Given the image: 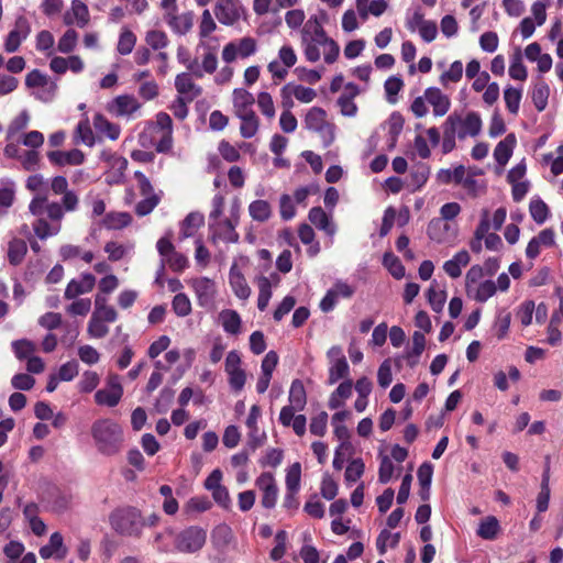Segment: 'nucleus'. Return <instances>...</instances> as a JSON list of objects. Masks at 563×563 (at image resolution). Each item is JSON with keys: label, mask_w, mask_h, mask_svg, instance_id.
I'll use <instances>...</instances> for the list:
<instances>
[{"label": "nucleus", "mask_w": 563, "mask_h": 563, "mask_svg": "<svg viewBox=\"0 0 563 563\" xmlns=\"http://www.w3.org/2000/svg\"><path fill=\"white\" fill-rule=\"evenodd\" d=\"M205 222V218L200 212H190L183 221V234L185 238L191 236L194 231L201 227Z\"/></svg>", "instance_id": "obj_42"}, {"label": "nucleus", "mask_w": 563, "mask_h": 563, "mask_svg": "<svg viewBox=\"0 0 563 563\" xmlns=\"http://www.w3.org/2000/svg\"><path fill=\"white\" fill-rule=\"evenodd\" d=\"M509 76L516 80L527 79V69L522 64L520 52H517L512 57L511 65L509 67Z\"/></svg>", "instance_id": "obj_48"}, {"label": "nucleus", "mask_w": 563, "mask_h": 563, "mask_svg": "<svg viewBox=\"0 0 563 563\" xmlns=\"http://www.w3.org/2000/svg\"><path fill=\"white\" fill-rule=\"evenodd\" d=\"M112 107L117 115H130L140 108V103L134 96L122 95L114 98Z\"/></svg>", "instance_id": "obj_20"}, {"label": "nucleus", "mask_w": 563, "mask_h": 563, "mask_svg": "<svg viewBox=\"0 0 563 563\" xmlns=\"http://www.w3.org/2000/svg\"><path fill=\"white\" fill-rule=\"evenodd\" d=\"M47 192L37 194L33 197L29 205V210L33 216L40 217L44 213L47 205Z\"/></svg>", "instance_id": "obj_62"}, {"label": "nucleus", "mask_w": 563, "mask_h": 563, "mask_svg": "<svg viewBox=\"0 0 563 563\" xmlns=\"http://www.w3.org/2000/svg\"><path fill=\"white\" fill-rule=\"evenodd\" d=\"M111 528L120 536L140 538L145 520L140 509L133 506L119 507L109 515Z\"/></svg>", "instance_id": "obj_2"}, {"label": "nucleus", "mask_w": 563, "mask_h": 563, "mask_svg": "<svg viewBox=\"0 0 563 563\" xmlns=\"http://www.w3.org/2000/svg\"><path fill=\"white\" fill-rule=\"evenodd\" d=\"M328 423V413L321 411L318 416L313 417L310 422V432L314 435L322 437L325 433Z\"/></svg>", "instance_id": "obj_63"}, {"label": "nucleus", "mask_w": 563, "mask_h": 563, "mask_svg": "<svg viewBox=\"0 0 563 563\" xmlns=\"http://www.w3.org/2000/svg\"><path fill=\"white\" fill-rule=\"evenodd\" d=\"M257 286H258V298H257V308L261 311H264L272 297V285L267 277L260 276L257 278Z\"/></svg>", "instance_id": "obj_34"}, {"label": "nucleus", "mask_w": 563, "mask_h": 563, "mask_svg": "<svg viewBox=\"0 0 563 563\" xmlns=\"http://www.w3.org/2000/svg\"><path fill=\"white\" fill-rule=\"evenodd\" d=\"M249 213L254 221L266 222L272 217V207L266 200H254L249 206Z\"/></svg>", "instance_id": "obj_23"}, {"label": "nucleus", "mask_w": 563, "mask_h": 563, "mask_svg": "<svg viewBox=\"0 0 563 563\" xmlns=\"http://www.w3.org/2000/svg\"><path fill=\"white\" fill-rule=\"evenodd\" d=\"M27 252V246L25 241L22 239H13L9 242L8 249V261L11 265L18 266L24 260V256Z\"/></svg>", "instance_id": "obj_24"}, {"label": "nucleus", "mask_w": 563, "mask_h": 563, "mask_svg": "<svg viewBox=\"0 0 563 563\" xmlns=\"http://www.w3.org/2000/svg\"><path fill=\"white\" fill-rule=\"evenodd\" d=\"M511 322V313L506 309H500L497 319L495 322V327L497 328V338L498 340H503L506 338L509 327Z\"/></svg>", "instance_id": "obj_44"}, {"label": "nucleus", "mask_w": 563, "mask_h": 563, "mask_svg": "<svg viewBox=\"0 0 563 563\" xmlns=\"http://www.w3.org/2000/svg\"><path fill=\"white\" fill-rule=\"evenodd\" d=\"M424 334L422 332L415 331L412 334V349L410 351H407L404 356L407 360L408 366L412 368L419 363V357L424 351Z\"/></svg>", "instance_id": "obj_19"}, {"label": "nucleus", "mask_w": 563, "mask_h": 563, "mask_svg": "<svg viewBox=\"0 0 563 563\" xmlns=\"http://www.w3.org/2000/svg\"><path fill=\"white\" fill-rule=\"evenodd\" d=\"M214 15L220 23L233 25L240 19V10L236 0H218L214 7Z\"/></svg>", "instance_id": "obj_7"}, {"label": "nucleus", "mask_w": 563, "mask_h": 563, "mask_svg": "<svg viewBox=\"0 0 563 563\" xmlns=\"http://www.w3.org/2000/svg\"><path fill=\"white\" fill-rule=\"evenodd\" d=\"M239 224L238 220L234 219H225L223 220L220 225L223 227L224 231L220 235L222 240H224L228 243H238L240 235L235 231V227Z\"/></svg>", "instance_id": "obj_49"}, {"label": "nucleus", "mask_w": 563, "mask_h": 563, "mask_svg": "<svg viewBox=\"0 0 563 563\" xmlns=\"http://www.w3.org/2000/svg\"><path fill=\"white\" fill-rule=\"evenodd\" d=\"M257 106L264 115L268 118H273L275 115L273 98L268 92L263 91L258 93Z\"/></svg>", "instance_id": "obj_61"}, {"label": "nucleus", "mask_w": 563, "mask_h": 563, "mask_svg": "<svg viewBox=\"0 0 563 563\" xmlns=\"http://www.w3.org/2000/svg\"><path fill=\"white\" fill-rule=\"evenodd\" d=\"M482 119L477 112L471 111L464 119L461 118V123L456 128V134L460 140H464L466 136L475 137L482 131Z\"/></svg>", "instance_id": "obj_10"}, {"label": "nucleus", "mask_w": 563, "mask_h": 563, "mask_svg": "<svg viewBox=\"0 0 563 563\" xmlns=\"http://www.w3.org/2000/svg\"><path fill=\"white\" fill-rule=\"evenodd\" d=\"M166 21L175 33L185 35L191 30L194 25V13L186 12L184 14L177 15L173 12H168L166 14Z\"/></svg>", "instance_id": "obj_15"}, {"label": "nucleus", "mask_w": 563, "mask_h": 563, "mask_svg": "<svg viewBox=\"0 0 563 563\" xmlns=\"http://www.w3.org/2000/svg\"><path fill=\"white\" fill-rule=\"evenodd\" d=\"M31 32V26L27 19L20 15L15 20V25L12 31L9 32L5 42L4 49L8 53H14L19 49L21 42L25 40Z\"/></svg>", "instance_id": "obj_4"}, {"label": "nucleus", "mask_w": 563, "mask_h": 563, "mask_svg": "<svg viewBox=\"0 0 563 563\" xmlns=\"http://www.w3.org/2000/svg\"><path fill=\"white\" fill-rule=\"evenodd\" d=\"M301 465L299 462L289 466L286 474L287 490L298 492L300 488Z\"/></svg>", "instance_id": "obj_39"}, {"label": "nucleus", "mask_w": 563, "mask_h": 563, "mask_svg": "<svg viewBox=\"0 0 563 563\" xmlns=\"http://www.w3.org/2000/svg\"><path fill=\"white\" fill-rule=\"evenodd\" d=\"M289 402L298 410H302L307 404L306 389L300 379H295L289 389Z\"/></svg>", "instance_id": "obj_27"}, {"label": "nucleus", "mask_w": 563, "mask_h": 563, "mask_svg": "<svg viewBox=\"0 0 563 563\" xmlns=\"http://www.w3.org/2000/svg\"><path fill=\"white\" fill-rule=\"evenodd\" d=\"M549 95V86L543 80H540L534 85L532 90V102L538 111H543L547 108Z\"/></svg>", "instance_id": "obj_33"}, {"label": "nucleus", "mask_w": 563, "mask_h": 563, "mask_svg": "<svg viewBox=\"0 0 563 563\" xmlns=\"http://www.w3.org/2000/svg\"><path fill=\"white\" fill-rule=\"evenodd\" d=\"M222 327L227 333L238 334L241 331V317L232 309H224L219 314Z\"/></svg>", "instance_id": "obj_22"}, {"label": "nucleus", "mask_w": 563, "mask_h": 563, "mask_svg": "<svg viewBox=\"0 0 563 563\" xmlns=\"http://www.w3.org/2000/svg\"><path fill=\"white\" fill-rule=\"evenodd\" d=\"M424 98L432 106L435 117H443L451 107L450 98L437 87L427 88Z\"/></svg>", "instance_id": "obj_9"}, {"label": "nucleus", "mask_w": 563, "mask_h": 563, "mask_svg": "<svg viewBox=\"0 0 563 563\" xmlns=\"http://www.w3.org/2000/svg\"><path fill=\"white\" fill-rule=\"evenodd\" d=\"M132 221V217L128 212H110L103 219V224L108 229H121L128 227Z\"/></svg>", "instance_id": "obj_35"}, {"label": "nucleus", "mask_w": 563, "mask_h": 563, "mask_svg": "<svg viewBox=\"0 0 563 563\" xmlns=\"http://www.w3.org/2000/svg\"><path fill=\"white\" fill-rule=\"evenodd\" d=\"M123 394L122 388H117V390H111L108 388L99 389L95 394V400L98 405H106L108 407H114L119 404Z\"/></svg>", "instance_id": "obj_32"}, {"label": "nucleus", "mask_w": 563, "mask_h": 563, "mask_svg": "<svg viewBox=\"0 0 563 563\" xmlns=\"http://www.w3.org/2000/svg\"><path fill=\"white\" fill-rule=\"evenodd\" d=\"M95 284L96 278L92 274H82L80 280L71 279L68 283L65 289V298L74 299L81 294L89 292L95 287Z\"/></svg>", "instance_id": "obj_12"}, {"label": "nucleus", "mask_w": 563, "mask_h": 563, "mask_svg": "<svg viewBox=\"0 0 563 563\" xmlns=\"http://www.w3.org/2000/svg\"><path fill=\"white\" fill-rule=\"evenodd\" d=\"M174 312L179 317H186L191 312V303L185 294H177L172 302Z\"/></svg>", "instance_id": "obj_50"}, {"label": "nucleus", "mask_w": 563, "mask_h": 563, "mask_svg": "<svg viewBox=\"0 0 563 563\" xmlns=\"http://www.w3.org/2000/svg\"><path fill=\"white\" fill-rule=\"evenodd\" d=\"M175 88L179 95H185L189 102L202 93V88L192 81L188 73H181L176 76Z\"/></svg>", "instance_id": "obj_13"}, {"label": "nucleus", "mask_w": 563, "mask_h": 563, "mask_svg": "<svg viewBox=\"0 0 563 563\" xmlns=\"http://www.w3.org/2000/svg\"><path fill=\"white\" fill-rule=\"evenodd\" d=\"M529 211H530V214L532 217V219L538 223V224H542L545 222V220L548 219L549 217V207L547 206V203L541 200L540 198L538 199H532L530 201V205H529Z\"/></svg>", "instance_id": "obj_36"}, {"label": "nucleus", "mask_w": 563, "mask_h": 563, "mask_svg": "<svg viewBox=\"0 0 563 563\" xmlns=\"http://www.w3.org/2000/svg\"><path fill=\"white\" fill-rule=\"evenodd\" d=\"M77 38L78 34L75 30H67L58 41V51L64 54L70 53L76 46Z\"/></svg>", "instance_id": "obj_47"}, {"label": "nucleus", "mask_w": 563, "mask_h": 563, "mask_svg": "<svg viewBox=\"0 0 563 563\" xmlns=\"http://www.w3.org/2000/svg\"><path fill=\"white\" fill-rule=\"evenodd\" d=\"M481 48L485 52L493 53L498 47V35L496 32L487 31L479 37Z\"/></svg>", "instance_id": "obj_64"}, {"label": "nucleus", "mask_w": 563, "mask_h": 563, "mask_svg": "<svg viewBox=\"0 0 563 563\" xmlns=\"http://www.w3.org/2000/svg\"><path fill=\"white\" fill-rule=\"evenodd\" d=\"M73 14L77 20V25L84 27L89 22V11L85 3L74 0L71 5Z\"/></svg>", "instance_id": "obj_59"}, {"label": "nucleus", "mask_w": 563, "mask_h": 563, "mask_svg": "<svg viewBox=\"0 0 563 563\" xmlns=\"http://www.w3.org/2000/svg\"><path fill=\"white\" fill-rule=\"evenodd\" d=\"M146 44L153 49H161L167 46L168 38L165 32L152 30L146 33Z\"/></svg>", "instance_id": "obj_53"}, {"label": "nucleus", "mask_w": 563, "mask_h": 563, "mask_svg": "<svg viewBox=\"0 0 563 563\" xmlns=\"http://www.w3.org/2000/svg\"><path fill=\"white\" fill-rule=\"evenodd\" d=\"M430 168L424 163L416 164L410 172V186L412 190L420 189L428 180Z\"/></svg>", "instance_id": "obj_30"}, {"label": "nucleus", "mask_w": 563, "mask_h": 563, "mask_svg": "<svg viewBox=\"0 0 563 563\" xmlns=\"http://www.w3.org/2000/svg\"><path fill=\"white\" fill-rule=\"evenodd\" d=\"M350 373V367L345 357H340L331 363L329 368V379L328 383L330 385L335 384L340 379H347Z\"/></svg>", "instance_id": "obj_29"}, {"label": "nucleus", "mask_w": 563, "mask_h": 563, "mask_svg": "<svg viewBox=\"0 0 563 563\" xmlns=\"http://www.w3.org/2000/svg\"><path fill=\"white\" fill-rule=\"evenodd\" d=\"M194 289L200 305L208 303L214 294V283L208 277H201L194 280Z\"/></svg>", "instance_id": "obj_21"}, {"label": "nucleus", "mask_w": 563, "mask_h": 563, "mask_svg": "<svg viewBox=\"0 0 563 563\" xmlns=\"http://www.w3.org/2000/svg\"><path fill=\"white\" fill-rule=\"evenodd\" d=\"M135 42H136V36L134 35V33L130 30H124L121 33L119 42H118V52L121 55L130 54L134 48Z\"/></svg>", "instance_id": "obj_46"}, {"label": "nucleus", "mask_w": 563, "mask_h": 563, "mask_svg": "<svg viewBox=\"0 0 563 563\" xmlns=\"http://www.w3.org/2000/svg\"><path fill=\"white\" fill-rule=\"evenodd\" d=\"M461 123V114L457 112L451 113L443 123V141H442V152L443 154H448L452 152L455 146V137L456 128H459Z\"/></svg>", "instance_id": "obj_8"}, {"label": "nucleus", "mask_w": 563, "mask_h": 563, "mask_svg": "<svg viewBox=\"0 0 563 563\" xmlns=\"http://www.w3.org/2000/svg\"><path fill=\"white\" fill-rule=\"evenodd\" d=\"M15 356L19 360H25L31 357L30 355L35 351V345L29 340H18L12 343Z\"/></svg>", "instance_id": "obj_54"}, {"label": "nucleus", "mask_w": 563, "mask_h": 563, "mask_svg": "<svg viewBox=\"0 0 563 563\" xmlns=\"http://www.w3.org/2000/svg\"><path fill=\"white\" fill-rule=\"evenodd\" d=\"M427 298L432 310L435 312H441L446 300V292L445 290H437L433 286H431L427 291Z\"/></svg>", "instance_id": "obj_43"}, {"label": "nucleus", "mask_w": 563, "mask_h": 563, "mask_svg": "<svg viewBox=\"0 0 563 563\" xmlns=\"http://www.w3.org/2000/svg\"><path fill=\"white\" fill-rule=\"evenodd\" d=\"M325 117L327 113L322 108L313 107L306 114L305 124L307 129L317 132H322L324 129H327L329 137L324 141V145L328 146L333 142L334 134L330 125L327 123Z\"/></svg>", "instance_id": "obj_5"}, {"label": "nucleus", "mask_w": 563, "mask_h": 563, "mask_svg": "<svg viewBox=\"0 0 563 563\" xmlns=\"http://www.w3.org/2000/svg\"><path fill=\"white\" fill-rule=\"evenodd\" d=\"M402 86H404L402 79L399 77H396V76L389 77L385 81L384 88L386 91V97H387L388 102H390V103L396 102V100H397L396 96L401 90Z\"/></svg>", "instance_id": "obj_52"}, {"label": "nucleus", "mask_w": 563, "mask_h": 563, "mask_svg": "<svg viewBox=\"0 0 563 563\" xmlns=\"http://www.w3.org/2000/svg\"><path fill=\"white\" fill-rule=\"evenodd\" d=\"M258 126H260V120H258L257 115L251 114L250 118L244 119L241 122V126H240L241 135L244 139H251L257 133Z\"/></svg>", "instance_id": "obj_56"}, {"label": "nucleus", "mask_w": 563, "mask_h": 563, "mask_svg": "<svg viewBox=\"0 0 563 563\" xmlns=\"http://www.w3.org/2000/svg\"><path fill=\"white\" fill-rule=\"evenodd\" d=\"M521 90L508 87L504 91V99L506 102V107L510 113L517 114L519 111V106L521 101Z\"/></svg>", "instance_id": "obj_41"}, {"label": "nucleus", "mask_w": 563, "mask_h": 563, "mask_svg": "<svg viewBox=\"0 0 563 563\" xmlns=\"http://www.w3.org/2000/svg\"><path fill=\"white\" fill-rule=\"evenodd\" d=\"M207 540V531L191 526L180 531L175 538V548L183 553H195L202 549Z\"/></svg>", "instance_id": "obj_3"}, {"label": "nucleus", "mask_w": 563, "mask_h": 563, "mask_svg": "<svg viewBox=\"0 0 563 563\" xmlns=\"http://www.w3.org/2000/svg\"><path fill=\"white\" fill-rule=\"evenodd\" d=\"M365 470V465L362 459H354L345 470L346 482H356L361 478Z\"/></svg>", "instance_id": "obj_55"}, {"label": "nucleus", "mask_w": 563, "mask_h": 563, "mask_svg": "<svg viewBox=\"0 0 563 563\" xmlns=\"http://www.w3.org/2000/svg\"><path fill=\"white\" fill-rule=\"evenodd\" d=\"M256 485L263 490L262 506L272 509L276 505L278 488L272 474L263 473L256 479Z\"/></svg>", "instance_id": "obj_6"}, {"label": "nucleus", "mask_w": 563, "mask_h": 563, "mask_svg": "<svg viewBox=\"0 0 563 563\" xmlns=\"http://www.w3.org/2000/svg\"><path fill=\"white\" fill-rule=\"evenodd\" d=\"M463 76V65L462 62L455 60L451 64L450 69L448 71H444L441 77L440 81L445 85L448 81L457 82L461 80Z\"/></svg>", "instance_id": "obj_58"}, {"label": "nucleus", "mask_w": 563, "mask_h": 563, "mask_svg": "<svg viewBox=\"0 0 563 563\" xmlns=\"http://www.w3.org/2000/svg\"><path fill=\"white\" fill-rule=\"evenodd\" d=\"M91 437L97 450L101 454L110 456L120 452L123 442V430L112 419H98L91 426Z\"/></svg>", "instance_id": "obj_1"}, {"label": "nucleus", "mask_w": 563, "mask_h": 563, "mask_svg": "<svg viewBox=\"0 0 563 563\" xmlns=\"http://www.w3.org/2000/svg\"><path fill=\"white\" fill-rule=\"evenodd\" d=\"M516 142V135L514 133H509L496 145L494 150V157L501 167H504L510 159Z\"/></svg>", "instance_id": "obj_17"}, {"label": "nucleus", "mask_w": 563, "mask_h": 563, "mask_svg": "<svg viewBox=\"0 0 563 563\" xmlns=\"http://www.w3.org/2000/svg\"><path fill=\"white\" fill-rule=\"evenodd\" d=\"M400 540V533H390L388 530H383L377 537L376 547L379 554H384L386 552L387 542L390 548H396Z\"/></svg>", "instance_id": "obj_38"}, {"label": "nucleus", "mask_w": 563, "mask_h": 563, "mask_svg": "<svg viewBox=\"0 0 563 563\" xmlns=\"http://www.w3.org/2000/svg\"><path fill=\"white\" fill-rule=\"evenodd\" d=\"M158 195H151L139 201L135 206V213L139 217H145L150 214L154 208L159 203Z\"/></svg>", "instance_id": "obj_45"}, {"label": "nucleus", "mask_w": 563, "mask_h": 563, "mask_svg": "<svg viewBox=\"0 0 563 563\" xmlns=\"http://www.w3.org/2000/svg\"><path fill=\"white\" fill-rule=\"evenodd\" d=\"M499 521L494 516L483 519L478 526L477 534L484 540H495L499 533Z\"/></svg>", "instance_id": "obj_25"}, {"label": "nucleus", "mask_w": 563, "mask_h": 563, "mask_svg": "<svg viewBox=\"0 0 563 563\" xmlns=\"http://www.w3.org/2000/svg\"><path fill=\"white\" fill-rule=\"evenodd\" d=\"M309 221L328 235H334L336 227L330 221L329 216L321 207H313L308 214Z\"/></svg>", "instance_id": "obj_18"}, {"label": "nucleus", "mask_w": 563, "mask_h": 563, "mask_svg": "<svg viewBox=\"0 0 563 563\" xmlns=\"http://www.w3.org/2000/svg\"><path fill=\"white\" fill-rule=\"evenodd\" d=\"M93 126L98 132L106 134L112 141L117 140L120 135V126L110 122L102 114L95 115Z\"/></svg>", "instance_id": "obj_26"}, {"label": "nucleus", "mask_w": 563, "mask_h": 563, "mask_svg": "<svg viewBox=\"0 0 563 563\" xmlns=\"http://www.w3.org/2000/svg\"><path fill=\"white\" fill-rule=\"evenodd\" d=\"M260 416H261V408L257 405H253L251 407L249 417L246 419V426L251 430L250 435L252 438V440L250 441V446L253 451H255L256 448L262 444L261 440L256 437V432L258 430L257 429V419Z\"/></svg>", "instance_id": "obj_31"}, {"label": "nucleus", "mask_w": 563, "mask_h": 563, "mask_svg": "<svg viewBox=\"0 0 563 563\" xmlns=\"http://www.w3.org/2000/svg\"><path fill=\"white\" fill-rule=\"evenodd\" d=\"M497 287L493 280H485L477 286L474 299L478 302H485L496 294Z\"/></svg>", "instance_id": "obj_51"}, {"label": "nucleus", "mask_w": 563, "mask_h": 563, "mask_svg": "<svg viewBox=\"0 0 563 563\" xmlns=\"http://www.w3.org/2000/svg\"><path fill=\"white\" fill-rule=\"evenodd\" d=\"M67 549L64 547L63 536L59 532L52 533L49 542L40 549V555L43 559H49L56 554L57 559L66 556Z\"/></svg>", "instance_id": "obj_16"}, {"label": "nucleus", "mask_w": 563, "mask_h": 563, "mask_svg": "<svg viewBox=\"0 0 563 563\" xmlns=\"http://www.w3.org/2000/svg\"><path fill=\"white\" fill-rule=\"evenodd\" d=\"M229 280L236 297L240 299H247L250 297L251 288L236 264H233L230 268Z\"/></svg>", "instance_id": "obj_14"}, {"label": "nucleus", "mask_w": 563, "mask_h": 563, "mask_svg": "<svg viewBox=\"0 0 563 563\" xmlns=\"http://www.w3.org/2000/svg\"><path fill=\"white\" fill-rule=\"evenodd\" d=\"M255 99L251 92L243 88H236L233 90V106L234 108L252 107Z\"/></svg>", "instance_id": "obj_57"}, {"label": "nucleus", "mask_w": 563, "mask_h": 563, "mask_svg": "<svg viewBox=\"0 0 563 563\" xmlns=\"http://www.w3.org/2000/svg\"><path fill=\"white\" fill-rule=\"evenodd\" d=\"M383 264L388 268L389 273L397 279L404 277L405 267L400 260L393 253H385Z\"/></svg>", "instance_id": "obj_40"}, {"label": "nucleus", "mask_w": 563, "mask_h": 563, "mask_svg": "<svg viewBox=\"0 0 563 563\" xmlns=\"http://www.w3.org/2000/svg\"><path fill=\"white\" fill-rule=\"evenodd\" d=\"M311 24H312V20H308V22L303 26L302 35H301V43L305 46V56H306V58L309 62L314 63V62L320 59V51L318 48L319 44L309 42V37L308 36L310 34L309 27H310Z\"/></svg>", "instance_id": "obj_28"}, {"label": "nucleus", "mask_w": 563, "mask_h": 563, "mask_svg": "<svg viewBox=\"0 0 563 563\" xmlns=\"http://www.w3.org/2000/svg\"><path fill=\"white\" fill-rule=\"evenodd\" d=\"M309 20H312V24L309 27L310 34H309V42L319 44V45H325L328 41H331L332 38L328 37L324 29L322 27L321 23L318 21L317 16H311Z\"/></svg>", "instance_id": "obj_37"}, {"label": "nucleus", "mask_w": 563, "mask_h": 563, "mask_svg": "<svg viewBox=\"0 0 563 563\" xmlns=\"http://www.w3.org/2000/svg\"><path fill=\"white\" fill-rule=\"evenodd\" d=\"M404 117L399 112H393L388 119V133L389 136L394 137V142H397L398 135L401 133L404 128Z\"/></svg>", "instance_id": "obj_60"}, {"label": "nucleus", "mask_w": 563, "mask_h": 563, "mask_svg": "<svg viewBox=\"0 0 563 563\" xmlns=\"http://www.w3.org/2000/svg\"><path fill=\"white\" fill-rule=\"evenodd\" d=\"M47 158L49 162L57 166H65V165H80L85 161V154L78 150L74 148L68 152L63 151H51L47 153Z\"/></svg>", "instance_id": "obj_11"}]
</instances>
